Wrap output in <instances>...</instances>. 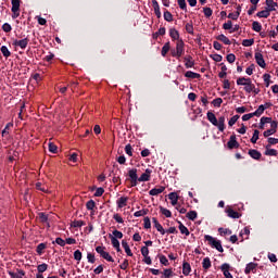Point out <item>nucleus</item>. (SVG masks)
Masks as SVG:
<instances>
[{"label":"nucleus","instance_id":"nucleus-40","mask_svg":"<svg viewBox=\"0 0 278 278\" xmlns=\"http://www.w3.org/2000/svg\"><path fill=\"white\" fill-rule=\"evenodd\" d=\"M84 225H86V223H84L83 220H74L71 224V227L77 228V227H84Z\"/></svg>","mask_w":278,"mask_h":278},{"label":"nucleus","instance_id":"nucleus-29","mask_svg":"<svg viewBox=\"0 0 278 278\" xmlns=\"http://www.w3.org/2000/svg\"><path fill=\"white\" fill-rule=\"evenodd\" d=\"M168 51H170V42H166L161 51V54L163 55V58H166V53H168Z\"/></svg>","mask_w":278,"mask_h":278},{"label":"nucleus","instance_id":"nucleus-37","mask_svg":"<svg viewBox=\"0 0 278 278\" xmlns=\"http://www.w3.org/2000/svg\"><path fill=\"white\" fill-rule=\"evenodd\" d=\"M252 29L253 31H257V33L262 31V24H260V22H253Z\"/></svg>","mask_w":278,"mask_h":278},{"label":"nucleus","instance_id":"nucleus-32","mask_svg":"<svg viewBox=\"0 0 278 278\" xmlns=\"http://www.w3.org/2000/svg\"><path fill=\"white\" fill-rule=\"evenodd\" d=\"M265 110H266V106H264V104H261L258 109L255 112H253V114L254 116H262Z\"/></svg>","mask_w":278,"mask_h":278},{"label":"nucleus","instance_id":"nucleus-64","mask_svg":"<svg viewBox=\"0 0 278 278\" xmlns=\"http://www.w3.org/2000/svg\"><path fill=\"white\" fill-rule=\"evenodd\" d=\"M178 1V5L180 8V10H186L187 5H186V0H177Z\"/></svg>","mask_w":278,"mask_h":278},{"label":"nucleus","instance_id":"nucleus-6","mask_svg":"<svg viewBox=\"0 0 278 278\" xmlns=\"http://www.w3.org/2000/svg\"><path fill=\"white\" fill-rule=\"evenodd\" d=\"M128 176L130 178V181H131V186L132 187H136L138 186V169L136 168H132V169H129L128 170Z\"/></svg>","mask_w":278,"mask_h":278},{"label":"nucleus","instance_id":"nucleus-51","mask_svg":"<svg viewBox=\"0 0 278 278\" xmlns=\"http://www.w3.org/2000/svg\"><path fill=\"white\" fill-rule=\"evenodd\" d=\"M74 260H76V262H81V251L76 250L74 252Z\"/></svg>","mask_w":278,"mask_h":278},{"label":"nucleus","instance_id":"nucleus-57","mask_svg":"<svg viewBox=\"0 0 278 278\" xmlns=\"http://www.w3.org/2000/svg\"><path fill=\"white\" fill-rule=\"evenodd\" d=\"M227 62H229V64H233V62H236V54L233 53L228 54Z\"/></svg>","mask_w":278,"mask_h":278},{"label":"nucleus","instance_id":"nucleus-25","mask_svg":"<svg viewBox=\"0 0 278 278\" xmlns=\"http://www.w3.org/2000/svg\"><path fill=\"white\" fill-rule=\"evenodd\" d=\"M111 242L114 249H116L117 252H121V242L118 239H116V237H111Z\"/></svg>","mask_w":278,"mask_h":278},{"label":"nucleus","instance_id":"nucleus-8","mask_svg":"<svg viewBox=\"0 0 278 278\" xmlns=\"http://www.w3.org/2000/svg\"><path fill=\"white\" fill-rule=\"evenodd\" d=\"M254 58L256 60V64H258L261 68H266V61L264 60V55L261 52H256Z\"/></svg>","mask_w":278,"mask_h":278},{"label":"nucleus","instance_id":"nucleus-9","mask_svg":"<svg viewBox=\"0 0 278 278\" xmlns=\"http://www.w3.org/2000/svg\"><path fill=\"white\" fill-rule=\"evenodd\" d=\"M265 9L270 13V12H275V10H277L278 8V3L274 2L273 0H266L265 1Z\"/></svg>","mask_w":278,"mask_h":278},{"label":"nucleus","instance_id":"nucleus-1","mask_svg":"<svg viewBox=\"0 0 278 278\" xmlns=\"http://www.w3.org/2000/svg\"><path fill=\"white\" fill-rule=\"evenodd\" d=\"M206 118L214 127H217L218 131H225V116L216 118V115L208 111L206 113Z\"/></svg>","mask_w":278,"mask_h":278},{"label":"nucleus","instance_id":"nucleus-26","mask_svg":"<svg viewBox=\"0 0 278 278\" xmlns=\"http://www.w3.org/2000/svg\"><path fill=\"white\" fill-rule=\"evenodd\" d=\"M249 155L252 156L253 160H260V157H262V153L257 150H250Z\"/></svg>","mask_w":278,"mask_h":278},{"label":"nucleus","instance_id":"nucleus-46","mask_svg":"<svg viewBox=\"0 0 278 278\" xmlns=\"http://www.w3.org/2000/svg\"><path fill=\"white\" fill-rule=\"evenodd\" d=\"M186 31H188L191 35L194 34V26L192 25V23L186 24Z\"/></svg>","mask_w":278,"mask_h":278},{"label":"nucleus","instance_id":"nucleus-15","mask_svg":"<svg viewBox=\"0 0 278 278\" xmlns=\"http://www.w3.org/2000/svg\"><path fill=\"white\" fill-rule=\"evenodd\" d=\"M164 190H166L165 187H160V188L151 189V190L149 191V195H150V197H157V194H162V192H164Z\"/></svg>","mask_w":278,"mask_h":278},{"label":"nucleus","instance_id":"nucleus-45","mask_svg":"<svg viewBox=\"0 0 278 278\" xmlns=\"http://www.w3.org/2000/svg\"><path fill=\"white\" fill-rule=\"evenodd\" d=\"M223 29H226V30H230L233 29V23H231V21H228L227 23H225L223 25Z\"/></svg>","mask_w":278,"mask_h":278},{"label":"nucleus","instance_id":"nucleus-41","mask_svg":"<svg viewBox=\"0 0 278 278\" xmlns=\"http://www.w3.org/2000/svg\"><path fill=\"white\" fill-rule=\"evenodd\" d=\"M255 39H244L242 41L243 47H253Z\"/></svg>","mask_w":278,"mask_h":278},{"label":"nucleus","instance_id":"nucleus-5","mask_svg":"<svg viewBox=\"0 0 278 278\" xmlns=\"http://www.w3.org/2000/svg\"><path fill=\"white\" fill-rule=\"evenodd\" d=\"M96 251H97V253H99V255H101V257H103V260H106V262H114V258L112 257V255H110V253L105 252V248L97 247Z\"/></svg>","mask_w":278,"mask_h":278},{"label":"nucleus","instance_id":"nucleus-10","mask_svg":"<svg viewBox=\"0 0 278 278\" xmlns=\"http://www.w3.org/2000/svg\"><path fill=\"white\" fill-rule=\"evenodd\" d=\"M274 134H277V124L276 122H271V128L267 129L263 132V136L265 138H268V136H273Z\"/></svg>","mask_w":278,"mask_h":278},{"label":"nucleus","instance_id":"nucleus-62","mask_svg":"<svg viewBox=\"0 0 278 278\" xmlns=\"http://www.w3.org/2000/svg\"><path fill=\"white\" fill-rule=\"evenodd\" d=\"M265 154L276 156L277 155V150L268 149V150H266Z\"/></svg>","mask_w":278,"mask_h":278},{"label":"nucleus","instance_id":"nucleus-61","mask_svg":"<svg viewBox=\"0 0 278 278\" xmlns=\"http://www.w3.org/2000/svg\"><path fill=\"white\" fill-rule=\"evenodd\" d=\"M160 262H161V264H163V266H168V258H166V256L161 255Z\"/></svg>","mask_w":278,"mask_h":278},{"label":"nucleus","instance_id":"nucleus-17","mask_svg":"<svg viewBox=\"0 0 278 278\" xmlns=\"http://www.w3.org/2000/svg\"><path fill=\"white\" fill-rule=\"evenodd\" d=\"M122 247L125 250L126 255L129 257L134 256V253H131V249L129 248V243H127V241H122Z\"/></svg>","mask_w":278,"mask_h":278},{"label":"nucleus","instance_id":"nucleus-20","mask_svg":"<svg viewBox=\"0 0 278 278\" xmlns=\"http://www.w3.org/2000/svg\"><path fill=\"white\" fill-rule=\"evenodd\" d=\"M9 276L11 278H23L25 277V271L24 270H17V273H14V271H9Z\"/></svg>","mask_w":278,"mask_h":278},{"label":"nucleus","instance_id":"nucleus-27","mask_svg":"<svg viewBox=\"0 0 278 278\" xmlns=\"http://www.w3.org/2000/svg\"><path fill=\"white\" fill-rule=\"evenodd\" d=\"M169 36L173 40H179V31L175 28L169 29Z\"/></svg>","mask_w":278,"mask_h":278},{"label":"nucleus","instance_id":"nucleus-58","mask_svg":"<svg viewBox=\"0 0 278 278\" xmlns=\"http://www.w3.org/2000/svg\"><path fill=\"white\" fill-rule=\"evenodd\" d=\"M203 12H204V15L206 16V18H210V16H212V14H213L212 9H210V8H204Z\"/></svg>","mask_w":278,"mask_h":278},{"label":"nucleus","instance_id":"nucleus-56","mask_svg":"<svg viewBox=\"0 0 278 278\" xmlns=\"http://www.w3.org/2000/svg\"><path fill=\"white\" fill-rule=\"evenodd\" d=\"M263 79L266 84V88H268V86H270V76H269V74H264Z\"/></svg>","mask_w":278,"mask_h":278},{"label":"nucleus","instance_id":"nucleus-2","mask_svg":"<svg viewBox=\"0 0 278 278\" xmlns=\"http://www.w3.org/2000/svg\"><path fill=\"white\" fill-rule=\"evenodd\" d=\"M237 86H244L245 92H249V93L255 90V85L253 84V81H251V78H244V77L238 78Z\"/></svg>","mask_w":278,"mask_h":278},{"label":"nucleus","instance_id":"nucleus-14","mask_svg":"<svg viewBox=\"0 0 278 278\" xmlns=\"http://www.w3.org/2000/svg\"><path fill=\"white\" fill-rule=\"evenodd\" d=\"M257 270V264L256 263H249L245 266L244 273L245 275H250V273H255Z\"/></svg>","mask_w":278,"mask_h":278},{"label":"nucleus","instance_id":"nucleus-48","mask_svg":"<svg viewBox=\"0 0 278 278\" xmlns=\"http://www.w3.org/2000/svg\"><path fill=\"white\" fill-rule=\"evenodd\" d=\"M140 216H147V211L141 210V211L135 212V214H134L135 218H140Z\"/></svg>","mask_w":278,"mask_h":278},{"label":"nucleus","instance_id":"nucleus-23","mask_svg":"<svg viewBox=\"0 0 278 278\" xmlns=\"http://www.w3.org/2000/svg\"><path fill=\"white\" fill-rule=\"evenodd\" d=\"M191 270H192V267L189 265V263L182 264V275L188 277V275H190Z\"/></svg>","mask_w":278,"mask_h":278},{"label":"nucleus","instance_id":"nucleus-22","mask_svg":"<svg viewBox=\"0 0 278 278\" xmlns=\"http://www.w3.org/2000/svg\"><path fill=\"white\" fill-rule=\"evenodd\" d=\"M151 179V170L147 169L139 178L138 181H149Z\"/></svg>","mask_w":278,"mask_h":278},{"label":"nucleus","instance_id":"nucleus-21","mask_svg":"<svg viewBox=\"0 0 278 278\" xmlns=\"http://www.w3.org/2000/svg\"><path fill=\"white\" fill-rule=\"evenodd\" d=\"M168 199H169V201H172V205H177V203L179 201V195H177V193H175V192H170L168 194Z\"/></svg>","mask_w":278,"mask_h":278},{"label":"nucleus","instance_id":"nucleus-16","mask_svg":"<svg viewBox=\"0 0 278 278\" xmlns=\"http://www.w3.org/2000/svg\"><path fill=\"white\" fill-rule=\"evenodd\" d=\"M185 66L186 68H192L194 66V60H192V56H185Z\"/></svg>","mask_w":278,"mask_h":278},{"label":"nucleus","instance_id":"nucleus-44","mask_svg":"<svg viewBox=\"0 0 278 278\" xmlns=\"http://www.w3.org/2000/svg\"><path fill=\"white\" fill-rule=\"evenodd\" d=\"M164 20L167 21V23H172L173 21V14L168 11L164 12Z\"/></svg>","mask_w":278,"mask_h":278},{"label":"nucleus","instance_id":"nucleus-13","mask_svg":"<svg viewBox=\"0 0 278 278\" xmlns=\"http://www.w3.org/2000/svg\"><path fill=\"white\" fill-rule=\"evenodd\" d=\"M127 201H129V198L127 197H121L119 199H117L116 203H117V207L119 210H123V207H127Z\"/></svg>","mask_w":278,"mask_h":278},{"label":"nucleus","instance_id":"nucleus-63","mask_svg":"<svg viewBox=\"0 0 278 278\" xmlns=\"http://www.w3.org/2000/svg\"><path fill=\"white\" fill-rule=\"evenodd\" d=\"M87 210H94V202L92 200L86 203Z\"/></svg>","mask_w":278,"mask_h":278},{"label":"nucleus","instance_id":"nucleus-34","mask_svg":"<svg viewBox=\"0 0 278 278\" xmlns=\"http://www.w3.org/2000/svg\"><path fill=\"white\" fill-rule=\"evenodd\" d=\"M217 40H220V42H224V45H231V40H229L225 35L217 36Z\"/></svg>","mask_w":278,"mask_h":278},{"label":"nucleus","instance_id":"nucleus-28","mask_svg":"<svg viewBox=\"0 0 278 278\" xmlns=\"http://www.w3.org/2000/svg\"><path fill=\"white\" fill-rule=\"evenodd\" d=\"M256 16H258V18H268V16H270V13L265 8V10L257 12Z\"/></svg>","mask_w":278,"mask_h":278},{"label":"nucleus","instance_id":"nucleus-3","mask_svg":"<svg viewBox=\"0 0 278 278\" xmlns=\"http://www.w3.org/2000/svg\"><path fill=\"white\" fill-rule=\"evenodd\" d=\"M204 240H206V242L210 244V247H212V249H216V251H218L219 253H223L224 249H223V243H220V240H217L216 238L206 235L204 237Z\"/></svg>","mask_w":278,"mask_h":278},{"label":"nucleus","instance_id":"nucleus-31","mask_svg":"<svg viewBox=\"0 0 278 278\" xmlns=\"http://www.w3.org/2000/svg\"><path fill=\"white\" fill-rule=\"evenodd\" d=\"M179 231L185 236H190V230L184 224L179 223Z\"/></svg>","mask_w":278,"mask_h":278},{"label":"nucleus","instance_id":"nucleus-49","mask_svg":"<svg viewBox=\"0 0 278 278\" xmlns=\"http://www.w3.org/2000/svg\"><path fill=\"white\" fill-rule=\"evenodd\" d=\"M212 103L215 108H220V105H223V99L222 98H216L215 100H213Z\"/></svg>","mask_w":278,"mask_h":278},{"label":"nucleus","instance_id":"nucleus-52","mask_svg":"<svg viewBox=\"0 0 278 278\" xmlns=\"http://www.w3.org/2000/svg\"><path fill=\"white\" fill-rule=\"evenodd\" d=\"M143 225L144 229H151V219L149 217H144Z\"/></svg>","mask_w":278,"mask_h":278},{"label":"nucleus","instance_id":"nucleus-18","mask_svg":"<svg viewBox=\"0 0 278 278\" xmlns=\"http://www.w3.org/2000/svg\"><path fill=\"white\" fill-rule=\"evenodd\" d=\"M185 77H187L189 79H199L201 77V74L194 73L192 71H188L185 73Z\"/></svg>","mask_w":278,"mask_h":278},{"label":"nucleus","instance_id":"nucleus-54","mask_svg":"<svg viewBox=\"0 0 278 278\" xmlns=\"http://www.w3.org/2000/svg\"><path fill=\"white\" fill-rule=\"evenodd\" d=\"M113 218H114L115 222H117L119 224L125 223V220H123V217L118 213L114 214Z\"/></svg>","mask_w":278,"mask_h":278},{"label":"nucleus","instance_id":"nucleus-53","mask_svg":"<svg viewBox=\"0 0 278 278\" xmlns=\"http://www.w3.org/2000/svg\"><path fill=\"white\" fill-rule=\"evenodd\" d=\"M49 151H50V153H58V146H55L53 142H50Z\"/></svg>","mask_w":278,"mask_h":278},{"label":"nucleus","instance_id":"nucleus-19","mask_svg":"<svg viewBox=\"0 0 278 278\" xmlns=\"http://www.w3.org/2000/svg\"><path fill=\"white\" fill-rule=\"evenodd\" d=\"M12 3V12H20L21 10V0H11Z\"/></svg>","mask_w":278,"mask_h":278},{"label":"nucleus","instance_id":"nucleus-7","mask_svg":"<svg viewBox=\"0 0 278 278\" xmlns=\"http://www.w3.org/2000/svg\"><path fill=\"white\" fill-rule=\"evenodd\" d=\"M27 45H29V39L24 38L21 40H14L13 41V47H20V49H27Z\"/></svg>","mask_w":278,"mask_h":278},{"label":"nucleus","instance_id":"nucleus-50","mask_svg":"<svg viewBox=\"0 0 278 278\" xmlns=\"http://www.w3.org/2000/svg\"><path fill=\"white\" fill-rule=\"evenodd\" d=\"M2 29L5 31V34H10V31H12V26L9 23H4L2 25Z\"/></svg>","mask_w":278,"mask_h":278},{"label":"nucleus","instance_id":"nucleus-33","mask_svg":"<svg viewBox=\"0 0 278 278\" xmlns=\"http://www.w3.org/2000/svg\"><path fill=\"white\" fill-rule=\"evenodd\" d=\"M0 51H1V53L4 58H10L12 55V53L10 52V50L5 46H2L0 48Z\"/></svg>","mask_w":278,"mask_h":278},{"label":"nucleus","instance_id":"nucleus-24","mask_svg":"<svg viewBox=\"0 0 278 278\" xmlns=\"http://www.w3.org/2000/svg\"><path fill=\"white\" fill-rule=\"evenodd\" d=\"M226 213L228 214L229 218H240V213L233 211L232 208H227Z\"/></svg>","mask_w":278,"mask_h":278},{"label":"nucleus","instance_id":"nucleus-59","mask_svg":"<svg viewBox=\"0 0 278 278\" xmlns=\"http://www.w3.org/2000/svg\"><path fill=\"white\" fill-rule=\"evenodd\" d=\"M253 71H255V65L251 64L245 73L247 75H253Z\"/></svg>","mask_w":278,"mask_h":278},{"label":"nucleus","instance_id":"nucleus-11","mask_svg":"<svg viewBox=\"0 0 278 278\" xmlns=\"http://www.w3.org/2000/svg\"><path fill=\"white\" fill-rule=\"evenodd\" d=\"M228 149H238L240 147V143L236 140V135H231L230 139L228 141Z\"/></svg>","mask_w":278,"mask_h":278},{"label":"nucleus","instance_id":"nucleus-36","mask_svg":"<svg viewBox=\"0 0 278 278\" xmlns=\"http://www.w3.org/2000/svg\"><path fill=\"white\" fill-rule=\"evenodd\" d=\"M260 140V130H254L253 136L251 138L252 144H255Z\"/></svg>","mask_w":278,"mask_h":278},{"label":"nucleus","instance_id":"nucleus-30","mask_svg":"<svg viewBox=\"0 0 278 278\" xmlns=\"http://www.w3.org/2000/svg\"><path fill=\"white\" fill-rule=\"evenodd\" d=\"M202 267L204 270H207V268L212 267V261H210V257H205L202 262Z\"/></svg>","mask_w":278,"mask_h":278},{"label":"nucleus","instance_id":"nucleus-12","mask_svg":"<svg viewBox=\"0 0 278 278\" xmlns=\"http://www.w3.org/2000/svg\"><path fill=\"white\" fill-rule=\"evenodd\" d=\"M152 223L155 227V229L162 235L164 236L166 233V230H164V227H162V224H160V222H157V218L153 217L152 218Z\"/></svg>","mask_w":278,"mask_h":278},{"label":"nucleus","instance_id":"nucleus-55","mask_svg":"<svg viewBox=\"0 0 278 278\" xmlns=\"http://www.w3.org/2000/svg\"><path fill=\"white\" fill-rule=\"evenodd\" d=\"M113 238H116V240H121L123 239V232H121L119 230H114L113 231Z\"/></svg>","mask_w":278,"mask_h":278},{"label":"nucleus","instance_id":"nucleus-38","mask_svg":"<svg viewBox=\"0 0 278 278\" xmlns=\"http://www.w3.org/2000/svg\"><path fill=\"white\" fill-rule=\"evenodd\" d=\"M271 118L270 117H262L260 122V129H264V125L266 123H270Z\"/></svg>","mask_w":278,"mask_h":278},{"label":"nucleus","instance_id":"nucleus-60","mask_svg":"<svg viewBox=\"0 0 278 278\" xmlns=\"http://www.w3.org/2000/svg\"><path fill=\"white\" fill-rule=\"evenodd\" d=\"M103 192H105V190L100 187L96 190L94 197H103Z\"/></svg>","mask_w":278,"mask_h":278},{"label":"nucleus","instance_id":"nucleus-47","mask_svg":"<svg viewBox=\"0 0 278 278\" xmlns=\"http://www.w3.org/2000/svg\"><path fill=\"white\" fill-rule=\"evenodd\" d=\"M238 118H240L239 115L232 116V117L229 119V122H228L229 127H233V124H235V123H238Z\"/></svg>","mask_w":278,"mask_h":278},{"label":"nucleus","instance_id":"nucleus-4","mask_svg":"<svg viewBox=\"0 0 278 278\" xmlns=\"http://www.w3.org/2000/svg\"><path fill=\"white\" fill-rule=\"evenodd\" d=\"M184 47H185L184 40L179 39L176 42V51L172 52L173 58H181L185 51Z\"/></svg>","mask_w":278,"mask_h":278},{"label":"nucleus","instance_id":"nucleus-39","mask_svg":"<svg viewBox=\"0 0 278 278\" xmlns=\"http://www.w3.org/2000/svg\"><path fill=\"white\" fill-rule=\"evenodd\" d=\"M47 268H49V265H47V263H42L37 266L38 273H45V271H47Z\"/></svg>","mask_w":278,"mask_h":278},{"label":"nucleus","instance_id":"nucleus-43","mask_svg":"<svg viewBox=\"0 0 278 278\" xmlns=\"http://www.w3.org/2000/svg\"><path fill=\"white\" fill-rule=\"evenodd\" d=\"M187 218H189V220H197V211H190L187 213Z\"/></svg>","mask_w":278,"mask_h":278},{"label":"nucleus","instance_id":"nucleus-42","mask_svg":"<svg viewBox=\"0 0 278 278\" xmlns=\"http://www.w3.org/2000/svg\"><path fill=\"white\" fill-rule=\"evenodd\" d=\"M47 249V244H45V243H39L38 245H37V253H38V255H42V251H45Z\"/></svg>","mask_w":278,"mask_h":278},{"label":"nucleus","instance_id":"nucleus-35","mask_svg":"<svg viewBox=\"0 0 278 278\" xmlns=\"http://www.w3.org/2000/svg\"><path fill=\"white\" fill-rule=\"evenodd\" d=\"M160 212L163 216H166V218H170V216H173V213L163 206L160 207Z\"/></svg>","mask_w":278,"mask_h":278}]
</instances>
